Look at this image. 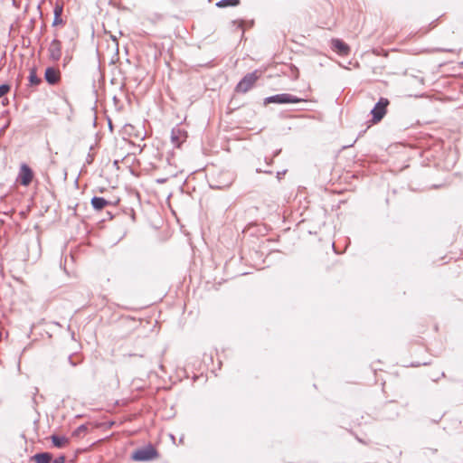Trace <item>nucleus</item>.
<instances>
[{
  "mask_svg": "<svg viewBox=\"0 0 463 463\" xmlns=\"http://www.w3.org/2000/svg\"><path fill=\"white\" fill-rule=\"evenodd\" d=\"M119 203L118 198L106 199L104 197L94 196L91 199V205L96 211H101L108 205H117Z\"/></svg>",
  "mask_w": 463,
  "mask_h": 463,
  "instance_id": "0eeeda50",
  "label": "nucleus"
},
{
  "mask_svg": "<svg viewBox=\"0 0 463 463\" xmlns=\"http://www.w3.org/2000/svg\"><path fill=\"white\" fill-rule=\"evenodd\" d=\"M69 362L72 366H76L78 364V363L72 361L71 356H69Z\"/></svg>",
  "mask_w": 463,
  "mask_h": 463,
  "instance_id": "4be33fe9",
  "label": "nucleus"
},
{
  "mask_svg": "<svg viewBox=\"0 0 463 463\" xmlns=\"http://www.w3.org/2000/svg\"><path fill=\"white\" fill-rule=\"evenodd\" d=\"M111 39L116 43V44L118 45V40H117V37L116 36H113L111 35Z\"/></svg>",
  "mask_w": 463,
  "mask_h": 463,
  "instance_id": "5701e85b",
  "label": "nucleus"
},
{
  "mask_svg": "<svg viewBox=\"0 0 463 463\" xmlns=\"http://www.w3.org/2000/svg\"><path fill=\"white\" fill-rule=\"evenodd\" d=\"M33 178V170L26 165L22 164L18 174V181L24 186H28Z\"/></svg>",
  "mask_w": 463,
  "mask_h": 463,
  "instance_id": "423d86ee",
  "label": "nucleus"
},
{
  "mask_svg": "<svg viewBox=\"0 0 463 463\" xmlns=\"http://www.w3.org/2000/svg\"><path fill=\"white\" fill-rule=\"evenodd\" d=\"M71 56L66 55V56L64 57V59H63V61H64V64H63V65H64V66H66V64H67V63H69V62L71 61Z\"/></svg>",
  "mask_w": 463,
  "mask_h": 463,
  "instance_id": "412c9836",
  "label": "nucleus"
},
{
  "mask_svg": "<svg viewBox=\"0 0 463 463\" xmlns=\"http://www.w3.org/2000/svg\"><path fill=\"white\" fill-rule=\"evenodd\" d=\"M222 180L216 181L215 184H212V187L217 189H225L231 186L233 182V176L230 172L220 173Z\"/></svg>",
  "mask_w": 463,
  "mask_h": 463,
  "instance_id": "9d476101",
  "label": "nucleus"
},
{
  "mask_svg": "<svg viewBox=\"0 0 463 463\" xmlns=\"http://www.w3.org/2000/svg\"><path fill=\"white\" fill-rule=\"evenodd\" d=\"M52 444L56 448H63L69 442L68 439L63 436L52 435L51 437Z\"/></svg>",
  "mask_w": 463,
  "mask_h": 463,
  "instance_id": "ddd939ff",
  "label": "nucleus"
},
{
  "mask_svg": "<svg viewBox=\"0 0 463 463\" xmlns=\"http://www.w3.org/2000/svg\"><path fill=\"white\" fill-rule=\"evenodd\" d=\"M186 131L179 127L174 128L171 131V142L176 147H179L186 140Z\"/></svg>",
  "mask_w": 463,
  "mask_h": 463,
  "instance_id": "6e6552de",
  "label": "nucleus"
},
{
  "mask_svg": "<svg viewBox=\"0 0 463 463\" xmlns=\"http://www.w3.org/2000/svg\"><path fill=\"white\" fill-rule=\"evenodd\" d=\"M87 430V428L85 425L79 426L74 431L73 436H80V433L85 432Z\"/></svg>",
  "mask_w": 463,
  "mask_h": 463,
  "instance_id": "a211bd4d",
  "label": "nucleus"
},
{
  "mask_svg": "<svg viewBox=\"0 0 463 463\" xmlns=\"http://www.w3.org/2000/svg\"><path fill=\"white\" fill-rule=\"evenodd\" d=\"M307 101L306 99L298 98L294 95L288 93H281L273 96L267 97L264 99V104L269 103H278V104H286V103H298Z\"/></svg>",
  "mask_w": 463,
  "mask_h": 463,
  "instance_id": "7ed1b4c3",
  "label": "nucleus"
},
{
  "mask_svg": "<svg viewBox=\"0 0 463 463\" xmlns=\"http://www.w3.org/2000/svg\"><path fill=\"white\" fill-rule=\"evenodd\" d=\"M62 12H63V5L61 4H56L54 10H53L54 16L61 17Z\"/></svg>",
  "mask_w": 463,
  "mask_h": 463,
  "instance_id": "dca6fc26",
  "label": "nucleus"
},
{
  "mask_svg": "<svg viewBox=\"0 0 463 463\" xmlns=\"http://www.w3.org/2000/svg\"><path fill=\"white\" fill-rule=\"evenodd\" d=\"M28 80L30 84L34 86H37L42 82V79L37 76L35 68L30 70Z\"/></svg>",
  "mask_w": 463,
  "mask_h": 463,
  "instance_id": "4468645a",
  "label": "nucleus"
},
{
  "mask_svg": "<svg viewBox=\"0 0 463 463\" xmlns=\"http://www.w3.org/2000/svg\"><path fill=\"white\" fill-rule=\"evenodd\" d=\"M10 90V86L8 84L0 85V98L5 95Z\"/></svg>",
  "mask_w": 463,
  "mask_h": 463,
  "instance_id": "f3484780",
  "label": "nucleus"
},
{
  "mask_svg": "<svg viewBox=\"0 0 463 463\" xmlns=\"http://www.w3.org/2000/svg\"><path fill=\"white\" fill-rule=\"evenodd\" d=\"M48 57L53 61L57 62L61 57V42L58 39H53L48 47Z\"/></svg>",
  "mask_w": 463,
  "mask_h": 463,
  "instance_id": "39448f33",
  "label": "nucleus"
},
{
  "mask_svg": "<svg viewBox=\"0 0 463 463\" xmlns=\"http://www.w3.org/2000/svg\"><path fill=\"white\" fill-rule=\"evenodd\" d=\"M44 79L50 85H56L61 81V71L53 67H48L44 72Z\"/></svg>",
  "mask_w": 463,
  "mask_h": 463,
  "instance_id": "1a4fd4ad",
  "label": "nucleus"
},
{
  "mask_svg": "<svg viewBox=\"0 0 463 463\" xmlns=\"http://www.w3.org/2000/svg\"><path fill=\"white\" fill-rule=\"evenodd\" d=\"M332 49L342 56H346L350 53V47L340 39L332 40Z\"/></svg>",
  "mask_w": 463,
  "mask_h": 463,
  "instance_id": "9b49d317",
  "label": "nucleus"
},
{
  "mask_svg": "<svg viewBox=\"0 0 463 463\" xmlns=\"http://www.w3.org/2000/svg\"><path fill=\"white\" fill-rule=\"evenodd\" d=\"M160 455L157 449L151 443L145 447L137 449L130 456L132 460L137 462L153 461L158 459Z\"/></svg>",
  "mask_w": 463,
  "mask_h": 463,
  "instance_id": "f257e3e1",
  "label": "nucleus"
},
{
  "mask_svg": "<svg viewBox=\"0 0 463 463\" xmlns=\"http://www.w3.org/2000/svg\"><path fill=\"white\" fill-rule=\"evenodd\" d=\"M240 4V0H221L216 5L218 7H228V6H237Z\"/></svg>",
  "mask_w": 463,
  "mask_h": 463,
  "instance_id": "2eb2a0df",
  "label": "nucleus"
},
{
  "mask_svg": "<svg viewBox=\"0 0 463 463\" xmlns=\"http://www.w3.org/2000/svg\"><path fill=\"white\" fill-rule=\"evenodd\" d=\"M62 24H63V20L61 17L54 16L53 22H52L53 26Z\"/></svg>",
  "mask_w": 463,
  "mask_h": 463,
  "instance_id": "aec40b11",
  "label": "nucleus"
},
{
  "mask_svg": "<svg viewBox=\"0 0 463 463\" xmlns=\"http://www.w3.org/2000/svg\"><path fill=\"white\" fill-rule=\"evenodd\" d=\"M52 455L49 452L37 453L32 457V460L35 463H51Z\"/></svg>",
  "mask_w": 463,
  "mask_h": 463,
  "instance_id": "f8f14e48",
  "label": "nucleus"
},
{
  "mask_svg": "<svg viewBox=\"0 0 463 463\" xmlns=\"http://www.w3.org/2000/svg\"><path fill=\"white\" fill-rule=\"evenodd\" d=\"M65 456L61 455L53 460L52 459L51 463H65Z\"/></svg>",
  "mask_w": 463,
  "mask_h": 463,
  "instance_id": "6ab92c4d",
  "label": "nucleus"
},
{
  "mask_svg": "<svg viewBox=\"0 0 463 463\" xmlns=\"http://www.w3.org/2000/svg\"><path fill=\"white\" fill-rule=\"evenodd\" d=\"M260 74L258 71L247 73L236 85L235 91L239 93L248 92L260 78Z\"/></svg>",
  "mask_w": 463,
  "mask_h": 463,
  "instance_id": "f03ea898",
  "label": "nucleus"
},
{
  "mask_svg": "<svg viewBox=\"0 0 463 463\" xmlns=\"http://www.w3.org/2000/svg\"><path fill=\"white\" fill-rule=\"evenodd\" d=\"M390 104L388 99L380 98L379 101L374 105L373 109L371 110V114L373 115L372 122L376 124L380 122L387 112V107Z\"/></svg>",
  "mask_w": 463,
  "mask_h": 463,
  "instance_id": "20e7f679",
  "label": "nucleus"
}]
</instances>
